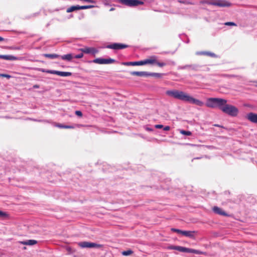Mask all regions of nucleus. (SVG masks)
I'll return each mask as SVG.
<instances>
[{"label":"nucleus","mask_w":257,"mask_h":257,"mask_svg":"<svg viewBox=\"0 0 257 257\" xmlns=\"http://www.w3.org/2000/svg\"><path fill=\"white\" fill-rule=\"evenodd\" d=\"M166 94L173 98L194 104L199 106H203L204 105L203 101L193 97L183 91L177 89L169 90L166 92Z\"/></svg>","instance_id":"nucleus-1"},{"label":"nucleus","mask_w":257,"mask_h":257,"mask_svg":"<svg viewBox=\"0 0 257 257\" xmlns=\"http://www.w3.org/2000/svg\"><path fill=\"white\" fill-rule=\"evenodd\" d=\"M227 100L225 99V102H223V104L220 107V110L224 113L231 116H236L238 113V108L232 105L227 103Z\"/></svg>","instance_id":"nucleus-2"},{"label":"nucleus","mask_w":257,"mask_h":257,"mask_svg":"<svg viewBox=\"0 0 257 257\" xmlns=\"http://www.w3.org/2000/svg\"><path fill=\"white\" fill-rule=\"evenodd\" d=\"M200 4H207L219 8H228L232 4L226 0H203L200 2Z\"/></svg>","instance_id":"nucleus-3"},{"label":"nucleus","mask_w":257,"mask_h":257,"mask_svg":"<svg viewBox=\"0 0 257 257\" xmlns=\"http://www.w3.org/2000/svg\"><path fill=\"white\" fill-rule=\"evenodd\" d=\"M223 102H225V99L211 97L207 99L205 105L209 108L218 107L220 109L221 106L223 104Z\"/></svg>","instance_id":"nucleus-4"},{"label":"nucleus","mask_w":257,"mask_h":257,"mask_svg":"<svg viewBox=\"0 0 257 257\" xmlns=\"http://www.w3.org/2000/svg\"><path fill=\"white\" fill-rule=\"evenodd\" d=\"M117 2L123 5L132 7L143 5L144 2L138 0H117Z\"/></svg>","instance_id":"nucleus-5"},{"label":"nucleus","mask_w":257,"mask_h":257,"mask_svg":"<svg viewBox=\"0 0 257 257\" xmlns=\"http://www.w3.org/2000/svg\"><path fill=\"white\" fill-rule=\"evenodd\" d=\"M77 244L81 248H101L103 246L102 244L88 241L79 242Z\"/></svg>","instance_id":"nucleus-6"},{"label":"nucleus","mask_w":257,"mask_h":257,"mask_svg":"<svg viewBox=\"0 0 257 257\" xmlns=\"http://www.w3.org/2000/svg\"><path fill=\"white\" fill-rule=\"evenodd\" d=\"M115 62L113 59H103V58H96L93 60V62L99 64H110Z\"/></svg>","instance_id":"nucleus-7"},{"label":"nucleus","mask_w":257,"mask_h":257,"mask_svg":"<svg viewBox=\"0 0 257 257\" xmlns=\"http://www.w3.org/2000/svg\"><path fill=\"white\" fill-rule=\"evenodd\" d=\"M128 47V45L119 43H114L107 46V48L114 50H119L126 48Z\"/></svg>","instance_id":"nucleus-8"},{"label":"nucleus","mask_w":257,"mask_h":257,"mask_svg":"<svg viewBox=\"0 0 257 257\" xmlns=\"http://www.w3.org/2000/svg\"><path fill=\"white\" fill-rule=\"evenodd\" d=\"M157 63V57L156 56H152L148 59L142 60V65L150 64L154 65Z\"/></svg>","instance_id":"nucleus-9"},{"label":"nucleus","mask_w":257,"mask_h":257,"mask_svg":"<svg viewBox=\"0 0 257 257\" xmlns=\"http://www.w3.org/2000/svg\"><path fill=\"white\" fill-rule=\"evenodd\" d=\"M246 117L250 122L257 123V113L249 112L247 114Z\"/></svg>","instance_id":"nucleus-10"},{"label":"nucleus","mask_w":257,"mask_h":257,"mask_svg":"<svg viewBox=\"0 0 257 257\" xmlns=\"http://www.w3.org/2000/svg\"><path fill=\"white\" fill-rule=\"evenodd\" d=\"M212 209L214 212L217 214L224 216H228V215L224 211L217 206H214Z\"/></svg>","instance_id":"nucleus-11"},{"label":"nucleus","mask_w":257,"mask_h":257,"mask_svg":"<svg viewBox=\"0 0 257 257\" xmlns=\"http://www.w3.org/2000/svg\"><path fill=\"white\" fill-rule=\"evenodd\" d=\"M51 74H56L60 76L63 77H66V76H69L72 75V73L69 72H62V71H58L56 70H54L53 72H50Z\"/></svg>","instance_id":"nucleus-12"},{"label":"nucleus","mask_w":257,"mask_h":257,"mask_svg":"<svg viewBox=\"0 0 257 257\" xmlns=\"http://www.w3.org/2000/svg\"><path fill=\"white\" fill-rule=\"evenodd\" d=\"M131 74L133 76H148V72L145 71H132Z\"/></svg>","instance_id":"nucleus-13"},{"label":"nucleus","mask_w":257,"mask_h":257,"mask_svg":"<svg viewBox=\"0 0 257 257\" xmlns=\"http://www.w3.org/2000/svg\"><path fill=\"white\" fill-rule=\"evenodd\" d=\"M196 232L195 231H186L183 230V235L185 236L189 237L192 238H194L195 236L194 234Z\"/></svg>","instance_id":"nucleus-14"},{"label":"nucleus","mask_w":257,"mask_h":257,"mask_svg":"<svg viewBox=\"0 0 257 257\" xmlns=\"http://www.w3.org/2000/svg\"><path fill=\"white\" fill-rule=\"evenodd\" d=\"M123 65L125 66H140L142 65V61H135V62H128L123 63Z\"/></svg>","instance_id":"nucleus-15"},{"label":"nucleus","mask_w":257,"mask_h":257,"mask_svg":"<svg viewBox=\"0 0 257 257\" xmlns=\"http://www.w3.org/2000/svg\"><path fill=\"white\" fill-rule=\"evenodd\" d=\"M20 243L24 245H33L37 243V241L36 240L30 239L26 241H21Z\"/></svg>","instance_id":"nucleus-16"},{"label":"nucleus","mask_w":257,"mask_h":257,"mask_svg":"<svg viewBox=\"0 0 257 257\" xmlns=\"http://www.w3.org/2000/svg\"><path fill=\"white\" fill-rule=\"evenodd\" d=\"M80 50L85 53L89 54V53H94L96 51L95 49L93 48H88L86 47L84 48H82L80 49Z\"/></svg>","instance_id":"nucleus-17"},{"label":"nucleus","mask_w":257,"mask_h":257,"mask_svg":"<svg viewBox=\"0 0 257 257\" xmlns=\"http://www.w3.org/2000/svg\"><path fill=\"white\" fill-rule=\"evenodd\" d=\"M80 10V6L78 5L73 6L68 8L66 10L67 13H71L75 11Z\"/></svg>","instance_id":"nucleus-18"},{"label":"nucleus","mask_w":257,"mask_h":257,"mask_svg":"<svg viewBox=\"0 0 257 257\" xmlns=\"http://www.w3.org/2000/svg\"><path fill=\"white\" fill-rule=\"evenodd\" d=\"M187 252L193 253H195V254H204V253L203 252L201 251H200V250H196V249H194L189 248H187Z\"/></svg>","instance_id":"nucleus-19"},{"label":"nucleus","mask_w":257,"mask_h":257,"mask_svg":"<svg viewBox=\"0 0 257 257\" xmlns=\"http://www.w3.org/2000/svg\"><path fill=\"white\" fill-rule=\"evenodd\" d=\"M73 57L71 54H68L61 56L62 59L67 61H71Z\"/></svg>","instance_id":"nucleus-20"},{"label":"nucleus","mask_w":257,"mask_h":257,"mask_svg":"<svg viewBox=\"0 0 257 257\" xmlns=\"http://www.w3.org/2000/svg\"><path fill=\"white\" fill-rule=\"evenodd\" d=\"M43 55L44 57L50 59H55L60 57L59 55L56 54H44Z\"/></svg>","instance_id":"nucleus-21"},{"label":"nucleus","mask_w":257,"mask_h":257,"mask_svg":"<svg viewBox=\"0 0 257 257\" xmlns=\"http://www.w3.org/2000/svg\"><path fill=\"white\" fill-rule=\"evenodd\" d=\"M56 126L59 128H74V127L72 125H63L62 124L60 123H57L56 124Z\"/></svg>","instance_id":"nucleus-22"},{"label":"nucleus","mask_w":257,"mask_h":257,"mask_svg":"<svg viewBox=\"0 0 257 257\" xmlns=\"http://www.w3.org/2000/svg\"><path fill=\"white\" fill-rule=\"evenodd\" d=\"M162 75H163L162 74L158 73H148V76H151L155 77L156 78H161V77H162Z\"/></svg>","instance_id":"nucleus-23"},{"label":"nucleus","mask_w":257,"mask_h":257,"mask_svg":"<svg viewBox=\"0 0 257 257\" xmlns=\"http://www.w3.org/2000/svg\"><path fill=\"white\" fill-rule=\"evenodd\" d=\"M133 251L132 250L128 249V250H127L123 251L121 252V254L123 255L127 256V255H131L132 254H133Z\"/></svg>","instance_id":"nucleus-24"},{"label":"nucleus","mask_w":257,"mask_h":257,"mask_svg":"<svg viewBox=\"0 0 257 257\" xmlns=\"http://www.w3.org/2000/svg\"><path fill=\"white\" fill-rule=\"evenodd\" d=\"M187 248H188L185 247H183V246H178V247L177 248V250H178V251H181V252H187Z\"/></svg>","instance_id":"nucleus-25"},{"label":"nucleus","mask_w":257,"mask_h":257,"mask_svg":"<svg viewBox=\"0 0 257 257\" xmlns=\"http://www.w3.org/2000/svg\"><path fill=\"white\" fill-rule=\"evenodd\" d=\"M0 217L2 218H7L9 217V214L5 212L0 210Z\"/></svg>","instance_id":"nucleus-26"},{"label":"nucleus","mask_w":257,"mask_h":257,"mask_svg":"<svg viewBox=\"0 0 257 257\" xmlns=\"http://www.w3.org/2000/svg\"><path fill=\"white\" fill-rule=\"evenodd\" d=\"M1 58L5 59V60H12L15 59L14 57L9 55H1Z\"/></svg>","instance_id":"nucleus-27"},{"label":"nucleus","mask_w":257,"mask_h":257,"mask_svg":"<svg viewBox=\"0 0 257 257\" xmlns=\"http://www.w3.org/2000/svg\"><path fill=\"white\" fill-rule=\"evenodd\" d=\"M178 2H179V3L183 4H185V5H194V3H193L191 2L188 1H186V0H184V1L178 0Z\"/></svg>","instance_id":"nucleus-28"},{"label":"nucleus","mask_w":257,"mask_h":257,"mask_svg":"<svg viewBox=\"0 0 257 257\" xmlns=\"http://www.w3.org/2000/svg\"><path fill=\"white\" fill-rule=\"evenodd\" d=\"M180 134L186 135V136H191L192 135V133L190 131H186L185 130H181L180 131Z\"/></svg>","instance_id":"nucleus-29"},{"label":"nucleus","mask_w":257,"mask_h":257,"mask_svg":"<svg viewBox=\"0 0 257 257\" xmlns=\"http://www.w3.org/2000/svg\"><path fill=\"white\" fill-rule=\"evenodd\" d=\"M93 6H80V10H85V9H88L93 8Z\"/></svg>","instance_id":"nucleus-30"},{"label":"nucleus","mask_w":257,"mask_h":257,"mask_svg":"<svg viewBox=\"0 0 257 257\" xmlns=\"http://www.w3.org/2000/svg\"><path fill=\"white\" fill-rule=\"evenodd\" d=\"M171 230L173 232H176L178 233L181 234L182 235L183 234V230H181L180 229H176V228H171Z\"/></svg>","instance_id":"nucleus-31"},{"label":"nucleus","mask_w":257,"mask_h":257,"mask_svg":"<svg viewBox=\"0 0 257 257\" xmlns=\"http://www.w3.org/2000/svg\"><path fill=\"white\" fill-rule=\"evenodd\" d=\"M38 70L39 71H41V72H46V73H50V74H51V73L49 72H53V71H54V70H45L44 69H43V68H39Z\"/></svg>","instance_id":"nucleus-32"},{"label":"nucleus","mask_w":257,"mask_h":257,"mask_svg":"<svg viewBox=\"0 0 257 257\" xmlns=\"http://www.w3.org/2000/svg\"><path fill=\"white\" fill-rule=\"evenodd\" d=\"M224 25L225 26H237V25L235 23L231 22H226L224 23Z\"/></svg>","instance_id":"nucleus-33"},{"label":"nucleus","mask_w":257,"mask_h":257,"mask_svg":"<svg viewBox=\"0 0 257 257\" xmlns=\"http://www.w3.org/2000/svg\"><path fill=\"white\" fill-rule=\"evenodd\" d=\"M155 64H157L158 66L161 67H163V66L166 65V63H164V62H158L157 60V63H156Z\"/></svg>","instance_id":"nucleus-34"},{"label":"nucleus","mask_w":257,"mask_h":257,"mask_svg":"<svg viewBox=\"0 0 257 257\" xmlns=\"http://www.w3.org/2000/svg\"><path fill=\"white\" fill-rule=\"evenodd\" d=\"M0 77H6L8 79H10L11 77V76L6 74H0Z\"/></svg>","instance_id":"nucleus-35"},{"label":"nucleus","mask_w":257,"mask_h":257,"mask_svg":"<svg viewBox=\"0 0 257 257\" xmlns=\"http://www.w3.org/2000/svg\"><path fill=\"white\" fill-rule=\"evenodd\" d=\"M75 114L80 117H81L82 116V113L80 110H76L75 111Z\"/></svg>","instance_id":"nucleus-36"},{"label":"nucleus","mask_w":257,"mask_h":257,"mask_svg":"<svg viewBox=\"0 0 257 257\" xmlns=\"http://www.w3.org/2000/svg\"><path fill=\"white\" fill-rule=\"evenodd\" d=\"M83 56V54L81 53L78 55L75 56L74 57L77 59H79V58H82Z\"/></svg>","instance_id":"nucleus-37"},{"label":"nucleus","mask_w":257,"mask_h":257,"mask_svg":"<svg viewBox=\"0 0 257 257\" xmlns=\"http://www.w3.org/2000/svg\"><path fill=\"white\" fill-rule=\"evenodd\" d=\"M155 127L156 128H162L163 127V125L162 124H156Z\"/></svg>","instance_id":"nucleus-38"},{"label":"nucleus","mask_w":257,"mask_h":257,"mask_svg":"<svg viewBox=\"0 0 257 257\" xmlns=\"http://www.w3.org/2000/svg\"><path fill=\"white\" fill-rule=\"evenodd\" d=\"M170 130V127L169 126H166L165 127H164V131H169Z\"/></svg>","instance_id":"nucleus-39"},{"label":"nucleus","mask_w":257,"mask_h":257,"mask_svg":"<svg viewBox=\"0 0 257 257\" xmlns=\"http://www.w3.org/2000/svg\"><path fill=\"white\" fill-rule=\"evenodd\" d=\"M178 247V246H171L170 247V249L177 250V248Z\"/></svg>","instance_id":"nucleus-40"},{"label":"nucleus","mask_w":257,"mask_h":257,"mask_svg":"<svg viewBox=\"0 0 257 257\" xmlns=\"http://www.w3.org/2000/svg\"><path fill=\"white\" fill-rule=\"evenodd\" d=\"M33 88H39V85H38V84H35L33 86Z\"/></svg>","instance_id":"nucleus-41"},{"label":"nucleus","mask_w":257,"mask_h":257,"mask_svg":"<svg viewBox=\"0 0 257 257\" xmlns=\"http://www.w3.org/2000/svg\"><path fill=\"white\" fill-rule=\"evenodd\" d=\"M4 40V39L3 37H0V42L3 41Z\"/></svg>","instance_id":"nucleus-42"},{"label":"nucleus","mask_w":257,"mask_h":257,"mask_svg":"<svg viewBox=\"0 0 257 257\" xmlns=\"http://www.w3.org/2000/svg\"><path fill=\"white\" fill-rule=\"evenodd\" d=\"M114 10H115V9H114V8H111V9L109 10V11H114Z\"/></svg>","instance_id":"nucleus-43"}]
</instances>
